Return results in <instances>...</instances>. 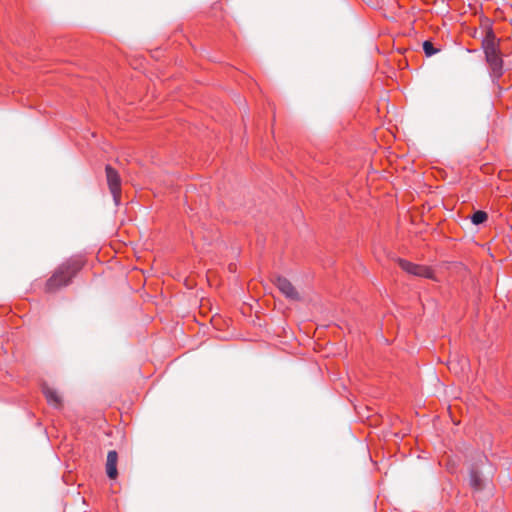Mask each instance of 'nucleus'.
<instances>
[{
    "label": "nucleus",
    "instance_id": "1",
    "mask_svg": "<svg viewBox=\"0 0 512 512\" xmlns=\"http://www.w3.org/2000/svg\"><path fill=\"white\" fill-rule=\"evenodd\" d=\"M81 267L82 263L78 259H68L62 263L54 274L47 280V290L51 292L60 287L67 286Z\"/></svg>",
    "mask_w": 512,
    "mask_h": 512
},
{
    "label": "nucleus",
    "instance_id": "2",
    "mask_svg": "<svg viewBox=\"0 0 512 512\" xmlns=\"http://www.w3.org/2000/svg\"><path fill=\"white\" fill-rule=\"evenodd\" d=\"M482 47L486 62L489 66L490 76L493 81H496L503 75V60L495 43V35L492 31L483 39Z\"/></svg>",
    "mask_w": 512,
    "mask_h": 512
},
{
    "label": "nucleus",
    "instance_id": "3",
    "mask_svg": "<svg viewBox=\"0 0 512 512\" xmlns=\"http://www.w3.org/2000/svg\"><path fill=\"white\" fill-rule=\"evenodd\" d=\"M106 179L109 190L113 196V200L115 204L118 206L120 204L121 198V178L116 169H114L110 165H106L105 167Z\"/></svg>",
    "mask_w": 512,
    "mask_h": 512
},
{
    "label": "nucleus",
    "instance_id": "4",
    "mask_svg": "<svg viewBox=\"0 0 512 512\" xmlns=\"http://www.w3.org/2000/svg\"><path fill=\"white\" fill-rule=\"evenodd\" d=\"M398 263L402 270L411 275L428 279L433 277V271L427 266L418 265L405 259H399Z\"/></svg>",
    "mask_w": 512,
    "mask_h": 512
},
{
    "label": "nucleus",
    "instance_id": "5",
    "mask_svg": "<svg viewBox=\"0 0 512 512\" xmlns=\"http://www.w3.org/2000/svg\"><path fill=\"white\" fill-rule=\"evenodd\" d=\"M274 284L286 298L294 301L300 299L298 291L287 278L278 275L275 277Z\"/></svg>",
    "mask_w": 512,
    "mask_h": 512
},
{
    "label": "nucleus",
    "instance_id": "6",
    "mask_svg": "<svg viewBox=\"0 0 512 512\" xmlns=\"http://www.w3.org/2000/svg\"><path fill=\"white\" fill-rule=\"evenodd\" d=\"M42 392L47 402L55 408H60L62 405V398L58 392L47 384H43Z\"/></svg>",
    "mask_w": 512,
    "mask_h": 512
},
{
    "label": "nucleus",
    "instance_id": "7",
    "mask_svg": "<svg viewBox=\"0 0 512 512\" xmlns=\"http://www.w3.org/2000/svg\"><path fill=\"white\" fill-rule=\"evenodd\" d=\"M118 454L115 450H111L107 454L106 473L110 479H115L118 475L117 471Z\"/></svg>",
    "mask_w": 512,
    "mask_h": 512
},
{
    "label": "nucleus",
    "instance_id": "8",
    "mask_svg": "<svg viewBox=\"0 0 512 512\" xmlns=\"http://www.w3.org/2000/svg\"><path fill=\"white\" fill-rule=\"evenodd\" d=\"M469 483L476 491H481L484 487V480L482 479L480 472L475 468L470 470Z\"/></svg>",
    "mask_w": 512,
    "mask_h": 512
},
{
    "label": "nucleus",
    "instance_id": "9",
    "mask_svg": "<svg viewBox=\"0 0 512 512\" xmlns=\"http://www.w3.org/2000/svg\"><path fill=\"white\" fill-rule=\"evenodd\" d=\"M470 219L474 225H480L488 219V214L485 211L478 210L472 214Z\"/></svg>",
    "mask_w": 512,
    "mask_h": 512
},
{
    "label": "nucleus",
    "instance_id": "10",
    "mask_svg": "<svg viewBox=\"0 0 512 512\" xmlns=\"http://www.w3.org/2000/svg\"><path fill=\"white\" fill-rule=\"evenodd\" d=\"M423 51L427 57H431L435 55L439 50L434 48L433 44L430 41H424Z\"/></svg>",
    "mask_w": 512,
    "mask_h": 512
}]
</instances>
